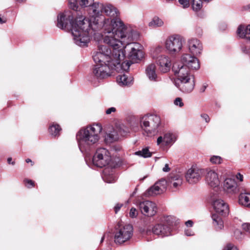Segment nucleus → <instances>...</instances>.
<instances>
[{"label": "nucleus", "mask_w": 250, "mask_h": 250, "mask_svg": "<svg viewBox=\"0 0 250 250\" xmlns=\"http://www.w3.org/2000/svg\"><path fill=\"white\" fill-rule=\"evenodd\" d=\"M243 229L246 231L250 232V224L244 223L242 225Z\"/></svg>", "instance_id": "37998d69"}, {"label": "nucleus", "mask_w": 250, "mask_h": 250, "mask_svg": "<svg viewBox=\"0 0 250 250\" xmlns=\"http://www.w3.org/2000/svg\"><path fill=\"white\" fill-rule=\"evenodd\" d=\"M102 29L105 34L104 42L112 48V52L117 50L123 53L120 67L124 70H128L131 63H137L143 59V46L133 42L140 38L138 31L125 25L118 18L104 19Z\"/></svg>", "instance_id": "f257e3e1"}, {"label": "nucleus", "mask_w": 250, "mask_h": 250, "mask_svg": "<svg viewBox=\"0 0 250 250\" xmlns=\"http://www.w3.org/2000/svg\"><path fill=\"white\" fill-rule=\"evenodd\" d=\"M129 132L128 128L124 124L116 125L107 136L111 141L118 140L120 137L125 136Z\"/></svg>", "instance_id": "4468645a"}, {"label": "nucleus", "mask_w": 250, "mask_h": 250, "mask_svg": "<svg viewBox=\"0 0 250 250\" xmlns=\"http://www.w3.org/2000/svg\"><path fill=\"white\" fill-rule=\"evenodd\" d=\"M24 182L25 186L28 188H32L34 186V182L31 180L25 179L24 180Z\"/></svg>", "instance_id": "a19ab883"}, {"label": "nucleus", "mask_w": 250, "mask_h": 250, "mask_svg": "<svg viewBox=\"0 0 250 250\" xmlns=\"http://www.w3.org/2000/svg\"><path fill=\"white\" fill-rule=\"evenodd\" d=\"M172 219V217L171 216H167L166 217V218L165 219V221L166 222H168V221H170V220Z\"/></svg>", "instance_id": "5fc2aeb1"}, {"label": "nucleus", "mask_w": 250, "mask_h": 250, "mask_svg": "<svg viewBox=\"0 0 250 250\" xmlns=\"http://www.w3.org/2000/svg\"><path fill=\"white\" fill-rule=\"evenodd\" d=\"M200 67L199 61L196 57L188 54L183 55L181 62H175L172 68L177 77L175 86L183 93L191 92L195 86V78L189 69L197 70Z\"/></svg>", "instance_id": "7ed1b4c3"}, {"label": "nucleus", "mask_w": 250, "mask_h": 250, "mask_svg": "<svg viewBox=\"0 0 250 250\" xmlns=\"http://www.w3.org/2000/svg\"><path fill=\"white\" fill-rule=\"evenodd\" d=\"M122 206V204L118 203L116 205V206L114 207L115 213H117L119 211V210L120 209Z\"/></svg>", "instance_id": "49530a36"}, {"label": "nucleus", "mask_w": 250, "mask_h": 250, "mask_svg": "<svg viewBox=\"0 0 250 250\" xmlns=\"http://www.w3.org/2000/svg\"><path fill=\"white\" fill-rule=\"evenodd\" d=\"M185 224L188 227H191L193 226V222L191 220H188L186 222Z\"/></svg>", "instance_id": "09e8293b"}, {"label": "nucleus", "mask_w": 250, "mask_h": 250, "mask_svg": "<svg viewBox=\"0 0 250 250\" xmlns=\"http://www.w3.org/2000/svg\"><path fill=\"white\" fill-rule=\"evenodd\" d=\"M104 13L107 16L116 17H117L119 12L117 8L111 4L103 5L102 13Z\"/></svg>", "instance_id": "a878e982"}, {"label": "nucleus", "mask_w": 250, "mask_h": 250, "mask_svg": "<svg viewBox=\"0 0 250 250\" xmlns=\"http://www.w3.org/2000/svg\"><path fill=\"white\" fill-rule=\"evenodd\" d=\"M207 84H204L200 88V92H204L207 87Z\"/></svg>", "instance_id": "603ef678"}, {"label": "nucleus", "mask_w": 250, "mask_h": 250, "mask_svg": "<svg viewBox=\"0 0 250 250\" xmlns=\"http://www.w3.org/2000/svg\"><path fill=\"white\" fill-rule=\"evenodd\" d=\"M236 177V178L240 182H242L243 181V176L240 173H237Z\"/></svg>", "instance_id": "de8ad7c7"}, {"label": "nucleus", "mask_w": 250, "mask_h": 250, "mask_svg": "<svg viewBox=\"0 0 250 250\" xmlns=\"http://www.w3.org/2000/svg\"><path fill=\"white\" fill-rule=\"evenodd\" d=\"M213 207L215 211L222 216H226L229 213L228 205L221 199H214Z\"/></svg>", "instance_id": "f3484780"}, {"label": "nucleus", "mask_w": 250, "mask_h": 250, "mask_svg": "<svg viewBox=\"0 0 250 250\" xmlns=\"http://www.w3.org/2000/svg\"><path fill=\"white\" fill-rule=\"evenodd\" d=\"M107 183H112L114 181V179H112V180H108L107 179H105L104 180Z\"/></svg>", "instance_id": "4d7b16f0"}, {"label": "nucleus", "mask_w": 250, "mask_h": 250, "mask_svg": "<svg viewBox=\"0 0 250 250\" xmlns=\"http://www.w3.org/2000/svg\"><path fill=\"white\" fill-rule=\"evenodd\" d=\"M234 236L238 240H242L244 237V234L239 229H236L234 231Z\"/></svg>", "instance_id": "c9c22d12"}, {"label": "nucleus", "mask_w": 250, "mask_h": 250, "mask_svg": "<svg viewBox=\"0 0 250 250\" xmlns=\"http://www.w3.org/2000/svg\"><path fill=\"white\" fill-rule=\"evenodd\" d=\"M213 223L216 229H222L224 228V223L222 219L216 214L212 216Z\"/></svg>", "instance_id": "cd10ccee"}, {"label": "nucleus", "mask_w": 250, "mask_h": 250, "mask_svg": "<svg viewBox=\"0 0 250 250\" xmlns=\"http://www.w3.org/2000/svg\"><path fill=\"white\" fill-rule=\"evenodd\" d=\"M177 140L175 133L168 132L160 136L157 139V145L162 147L171 146Z\"/></svg>", "instance_id": "ddd939ff"}, {"label": "nucleus", "mask_w": 250, "mask_h": 250, "mask_svg": "<svg viewBox=\"0 0 250 250\" xmlns=\"http://www.w3.org/2000/svg\"><path fill=\"white\" fill-rule=\"evenodd\" d=\"M185 234L187 236H192L193 235V232L189 229H187L185 230Z\"/></svg>", "instance_id": "3c124183"}, {"label": "nucleus", "mask_w": 250, "mask_h": 250, "mask_svg": "<svg viewBox=\"0 0 250 250\" xmlns=\"http://www.w3.org/2000/svg\"><path fill=\"white\" fill-rule=\"evenodd\" d=\"M205 1H208V2H209L210 1H211V0H204Z\"/></svg>", "instance_id": "bf43d9fd"}, {"label": "nucleus", "mask_w": 250, "mask_h": 250, "mask_svg": "<svg viewBox=\"0 0 250 250\" xmlns=\"http://www.w3.org/2000/svg\"><path fill=\"white\" fill-rule=\"evenodd\" d=\"M164 24L163 21L158 17H154L149 22L148 26L150 27L162 26Z\"/></svg>", "instance_id": "c85d7f7f"}, {"label": "nucleus", "mask_w": 250, "mask_h": 250, "mask_svg": "<svg viewBox=\"0 0 250 250\" xmlns=\"http://www.w3.org/2000/svg\"><path fill=\"white\" fill-rule=\"evenodd\" d=\"M170 170V168L169 167V166L167 164H166L165 165V167L163 168V171L164 172H168Z\"/></svg>", "instance_id": "8fccbe9b"}, {"label": "nucleus", "mask_w": 250, "mask_h": 250, "mask_svg": "<svg viewBox=\"0 0 250 250\" xmlns=\"http://www.w3.org/2000/svg\"><path fill=\"white\" fill-rule=\"evenodd\" d=\"M138 215V211L134 208H132L129 212V216L131 218H135Z\"/></svg>", "instance_id": "58836bf2"}, {"label": "nucleus", "mask_w": 250, "mask_h": 250, "mask_svg": "<svg viewBox=\"0 0 250 250\" xmlns=\"http://www.w3.org/2000/svg\"><path fill=\"white\" fill-rule=\"evenodd\" d=\"M205 180L207 184L211 188L218 187L220 185L218 174L213 169H207Z\"/></svg>", "instance_id": "dca6fc26"}, {"label": "nucleus", "mask_w": 250, "mask_h": 250, "mask_svg": "<svg viewBox=\"0 0 250 250\" xmlns=\"http://www.w3.org/2000/svg\"><path fill=\"white\" fill-rule=\"evenodd\" d=\"M192 9L195 11H198L203 7V0H191Z\"/></svg>", "instance_id": "7c9ffc66"}, {"label": "nucleus", "mask_w": 250, "mask_h": 250, "mask_svg": "<svg viewBox=\"0 0 250 250\" xmlns=\"http://www.w3.org/2000/svg\"><path fill=\"white\" fill-rule=\"evenodd\" d=\"M138 207L142 213L145 216H153L157 212V207L155 203L146 200L141 202Z\"/></svg>", "instance_id": "f8f14e48"}, {"label": "nucleus", "mask_w": 250, "mask_h": 250, "mask_svg": "<svg viewBox=\"0 0 250 250\" xmlns=\"http://www.w3.org/2000/svg\"><path fill=\"white\" fill-rule=\"evenodd\" d=\"M103 21L101 17L89 19L83 17L74 21L70 13L65 12L58 15L57 25L60 29L71 31L74 42L80 46L84 47L87 46L90 35L102 29Z\"/></svg>", "instance_id": "f03ea898"}, {"label": "nucleus", "mask_w": 250, "mask_h": 250, "mask_svg": "<svg viewBox=\"0 0 250 250\" xmlns=\"http://www.w3.org/2000/svg\"><path fill=\"white\" fill-rule=\"evenodd\" d=\"M188 46L189 52L193 56L200 55L203 50V45L201 42L195 38L188 40Z\"/></svg>", "instance_id": "a211bd4d"}, {"label": "nucleus", "mask_w": 250, "mask_h": 250, "mask_svg": "<svg viewBox=\"0 0 250 250\" xmlns=\"http://www.w3.org/2000/svg\"><path fill=\"white\" fill-rule=\"evenodd\" d=\"M104 236H103V237H102V239H101V243H102L104 240Z\"/></svg>", "instance_id": "13d9d810"}, {"label": "nucleus", "mask_w": 250, "mask_h": 250, "mask_svg": "<svg viewBox=\"0 0 250 250\" xmlns=\"http://www.w3.org/2000/svg\"><path fill=\"white\" fill-rule=\"evenodd\" d=\"M94 0H80V5L82 7H85L90 6L93 4Z\"/></svg>", "instance_id": "72a5a7b5"}, {"label": "nucleus", "mask_w": 250, "mask_h": 250, "mask_svg": "<svg viewBox=\"0 0 250 250\" xmlns=\"http://www.w3.org/2000/svg\"><path fill=\"white\" fill-rule=\"evenodd\" d=\"M103 4L99 2H93V4L90 6L93 10V13L94 15H98L100 12L102 13V9Z\"/></svg>", "instance_id": "c756f323"}, {"label": "nucleus", "mask_w": 250, "mask_h": 250, "mask_svg": "<svg viewBox=\"0 0 250 250\" xmlns=\"http://www.w3.org/2000/svg\"><path fill=\"white\" fill-rule=\"evenodd\" d=\"M98 51L94 54L93 59L97 64L94 66L92 75L94 79H102L110 75V70H117L120 67L123 53L115 50L112 53L105 45L99 46Z\"/></svg>", "instance_id": "20e7f679"}, {"label": "nucleus", "mask_w": 250, "mask_h": 250, "mask_svg": "<svg viewBox=\"0 0 250 250\" xmlns=\"http://www.w3.org/2000/svg\"><path fill=\"white\" fill-rule=\"evenodd\" d=\"M237 33L241 38L250 40V24L247 26L240 25L237 29Z\"/></svg>", "instance_id": "b1692460"}, {"label": "nucleus", "mask_w": 250, "mask_h": 250, "mask_svg": "<svg viewBox=\"0 0 250 250\" xmlns=\"http://www.w3.org/2000/svg\"><path fill=\"white\" fill-rule=\"evenodd\" d=\"M116 111V108L114 107H111L105 110V113L107 115L110 114L112 113H114Z\"/></svg>", "instance_id": "79ce46f5"}, {"label": "nucleus", "mask_w": 250, "mask_h": 250, "mask_svg": "<svg viewBox=\"0 0 250 250\" xmlns=\"http://www.w3.org/2000/svg\"><path fill=\"white\" fill-rule=\"evenodd\" d=\"M167 181V185L168 184L171 188H176L182 185L183 179L180 175H171L168 177Z\"/></svg>", "instance_id": "412c9836"}, {"label": "nucleus", "mask_w": 250, "mask_h": 250, "mask_svg": "<svg viewBox=\"0 0 250 250\" xmlns=\"http://www.w3.org/2000/svg\"><path fill=\"white\" fill-rule=\"evenodd\" d=\"M171 223L167 222V225L163 224H157L155 225L152 229V232L157 235L164 237L168 236L170 234V228Z\"/></svg>", "instance_id": "6ab92c4d"}, {"label": "nucleus", "mask_w": 250, "mask_h": 250, "mask_svg": "<svg viewBox=\"0 0 250 250\" xmlns=\"http://www.w3.org/2000/svg\"><path fill=\"white\" fill-rule=\"evenodd\" d=\"M210 162L213 164H220L222 162V159L219 156H212L210 158Z\"/></svg>", "instance_id": "473e14b6"}, {"label": "nucleus", "mask_w": 250, "mask_h": 250, "mask_svg": "<svg viewBox=\"0 0 250 250\" xmlns=\"http://www.w3.org/2000/svg\"><path fill=\"white\" fill-rule=\"evenodd\" d=\"M162 50V47L158 46L152 52L151 55L153 59L156 60L160 72L166 73L170 71L171 62L168 56L165 55H158Z\"/></svg>", "instance_id": "6e6552de"}, {"label": "nucleus", "mask_w": 250, "mask_h": 250, "mask_svg": "<svg viewBox=\"0 0 250 250\" xmlns=\"http://www.w3.org/2000/svg\"><path fill=\"white\" fill-rule=\"evenodd\" d=\"M201 117L203 119L206 123H208L210 121V118L208 115L206 114H202L201 115Z\"/></svg>", "instance_id": "a18cd8bd"}, {"label": "nucleus", "mask_w": 250, "mask_h": 250, "mask_svg": "<svg viewBox=\"0 0 250 250\" xmlns=\"http://www.w3.org/2000/svg\"><path fill=\"white\" fill-rule=\"evenodd\" d=\"M133 234V228L130 224H118L114 234V242L117 244H122L129 240Z\"/></svg>", "instance_id": "0eeeda50"}, {"label": "nucleus", "mask_w": 250, "mask_h": 250, "mask_svg": "<svg viewBox=\"0 0 250 250\" xmlns=\"http://www.w3.org/2000/svg\"><path fill=\"white\" fill-rule=\"evenodd\" d=\"M167 181L165 179H161L156 182L146 191V194L148 196H155L164 192L167 188Z\"/></svg>", "instance_id": "2eb2a0df"}, {"label": "nucleus", "mask_w": 250, "mask_h": 250, "mask_svg": "<svg viewBox=\"0 0 250 250\" xmlns=\"http://www.w3.org/2000/svg\"><path fill=\"white\" fill-rule=\"evenodd\" d=\"M26 162L28 163H31V165L33 166V163L32 162L31 160L30 159H26L25 160Z\"/></svg>", "instance_id": "6e6d98bb"}, {"label": "nucleus", "mask_w": 250, "mask_h": 250, "mask_svg": "<svg viewBox=\"0 0 250 250\" xmlns=\"http://www.w3.org/2000/svg\"><path fill=\"white\" fill-rule=\"evenodd\" d=\"M165 47L170 54L179 53L183 47L182 38L178 35L169 36L165 41Z\"/></svg>", "instance_id": "9d476101"}, {"label": "nucleus", "mask_w": 250, "mask_h": 250, "mask_svg": "<svg viewBox=\"0 0 250 250\" xmlns=\"http://www.w3.org/2000/svg\"><path fill=\"white\" fill-rule=\"evenodd\" d=\"M61 128L60 125L57 124H52L49 128L50 134L53 137H56L60 135Z\"/></svg>", "instance_id": "bb28decb"}, {"label": "nucleus", "mask_w": 250, "mask_h": 250, "mask_svg": "<svg viewBox=\"0 0 250 250\" xmlns=\"http://www.w3.org/2000/svg\"><path fill=\"white\" fill-rule=\"evenodd\" d=\"M242 50L244 53L250 55V45L249 46L243 47Z\"/></svg>", "instance_id": "c03bdc74"}, {"label": "nucleus", "mask_w": 250, "mask_h": 250, "mask_svg": "<svg viewBox=\"0 0 250 250\" xmlns=\"http://www.w3.org/2000/svg\"><path fill=\"white\" fill-rule=\"evenodd\" d=\"M238 203L243 207L250 208V192H241L238 196Z\"/></svg>", "instance_id": "393cba45"}, {"label": "nucleus", "mask_w": 250, "mask_h": 250, "mask_svg": "<svg viewBox=\"0 0 250 250\" xmlns=\"http://www.w3.org/2000/svg\"><path fill=\"white\" fill-rule=\"evenodd\" d=\"M146 73L147 77L150 81L156 82L159 80L155 64L150 63L148 64L146 68Z\"/></svg>", "instance_id": "4be33fe9"}, {"label": "nucleus", "mask_w": 250, "mask_h": 250, "mask_svg": "<svg viewBox=\"0 0 250 250\" xmlns=\"http://www.w3.org/2000/svg\"><path fill=\"white\" fill-rule=\"evenodd\" d=\"M117 82L120 86H129L133 84V78L125 74L120 75L117 77Z\"/></svg>", "instance_id": "5701e85b"}, {"label": "nucleus", "mask_w": 250, "mask_h": 250, "mask_svg": "<svg viewBox=\"0 0 250 250\" xmlns=\"http://www.w3.org/2000/svg\"><path fill=\"white\" fill-rule=\"evenodd\" d=\"M223 250H238L237 248L232 244H228Z\"/></svg>", "instance_id": "ea45409f"}, {"label": "nucleus", "mask_w": 250, "mask_h": 250, "mask_svg": "<svg viewBox=\"0 0 250 250\" xmlns=\"http://www.w3.org/2000/svg\"><path fill=\"white\" fill-rule=\"evenodd\" d=\"M174 104L175 105L179 106V107H183L184 103H183L182 98L180 97L176 98L174 101Z\"/></svg>", "instance_id": "4c0bfd02"}, {"label": "nucleus", "mask_w": 250, "mask_h": 250, "mask_svg": "<svg viewBox=\"0 0 250 250\" xmlns=\"http://www.w3.org/2000/svg\"><path fill=\"white\" fill-rule=\"evenodd\" d=\"M100 124H93L81 129L76 134V140L82 153H88L94 147L100 138L102 130Z\"/></svg>", "instance_id": "39448f33"}, {"label": "nucleus", "mask_w": 250, "mask_h": 250, "mask_svg": "<svg viewBox=\"0 0 250 250\" xmlns=\"http://www.w3.org/2000/svg\"><path fill=\"white\" fill-rule=\"evenodd\" d=\"M135 154L144 158H148L151 156V153L147 148H143L142 150L136 152Z\"/></svg>", "instance_id": "2f4dec72"}, {"label": "nucleus", "mask_w": 250, "mask_h": 250, "mask_svg": "<svg viewBox=\"0 0 250 250\" xmlns=\"http://www.w3.org/2000/svg\"><path fill=\"white\" fill-rule=\"evenodd\" d=\"M224 189L227 193L230 194H236L239 191L236 182L232 178L225 179L224 183Z\"/></svg>", "instance_id": "aec40b11"}, {"label": "nucleus", "mask_w": 250, "mask_h": 250, "mask_svg": "<svg viewBox=\"0 0 250 250\" xmlns=\"http://www.w3.org/2000/svg\"><path fill=\"white\" fill-rule=\"evenodd\" d=\"M161 124L160 116L154 114L146 115L141 117L140 120V126L144 134L148 136L154 135L157 132Z\"/></svg>", "instance_id": "423d86ee"}, {"label": "nucleus", "mask_w": 250, "mask_h": 250, "mask_svg": "<svg viewBox=\"0 0 250 250\" xmlns=\"http://www.w3.org/2000/svg\"><path fill=\"white\" fill-rule=\"evenodd\" d=\"M111 157L109 151L104 148H99L94 154L92 163L97 167H103L108 165L111 161Z\"/></svg>", "instance_id": "1a4fd4ad"}, {"label": "nucleus", "mask_w": 250, "mask_h": 250, "mask_svg": "<svg viewBox=\"0 0 250 250\" xmlns=\"http://www.w3.org/2000/svg\"><path fill=\"white\" fill-rule=\"evenodd\" d=\"M204 171V169L197 167H192L188 170L186 174L185 177L187 181L189 184L196 183L201 179Z\"/></svg>", "instance_id": "9b49d317"}, {"label": "nucleus", "mask_w": 250, "mask_h": 250, "mask_svg": "<svg viewBox=\"0 0 250 250\" xmlns=\"http://www.w3.org/2000/svg\"><path fill=\"white\" fill-rule=\"evenodd\" d=\"M7 162L9 164H11L12 165H15L14 162H12V158L9 157L7 159Z\"/></svg>", "instance_id": "864d4df0"}, {"label": "nucleus", "mask_w": 250, "mask_h": 250, "mask_svg": "<svg viewBox=\"0 0 250 250\" xmlns=\"http://www.w3.org/2000/svg\"><path fill=\"white\" fill-rule=\"evenodd\" d=\"M178 1L184 8H187L190 5L189 0H178Z\"/></svg>", "instance_id": "e433bc0d"}, {"label": "nucleus", "mask_w": 250, "mask_h": 250, "mask_svg": "<svg viewBox=\"0 0 250 250\" xmlns=\"http://www.w3.org/2000/svg\"><path fill=\"white\" fill-rule=\"evenodd\" d=\"M68 3L70 7L74 10H77L79 6L78 4V0H68Z\"/></svg>", "instance_id": "f704fd0d"}]
</instances>
